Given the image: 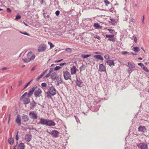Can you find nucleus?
<instances>
[{"mask_svg":"<svg viewBox=\"0 0 149 149\" xmlns=\"http://www.w3.org/2000/svg\"><path fill=\"white\" fill-rule=\"evenodd\" d=\"M27 58H24L23 59L24 61L25 62L28 63L30 61L33 60L35 57V54H32V52H29L27 54Z\"/></svg>","mask_w":149,"mask_h":149,"instance_id":"obj_1","label":"nucleus"},{"mask_svg":"<svg viewBox=\"0 0 149 149\" xmlns=\"http://www.w3.org/2000/svg\"><path fill=\"white\" fill-rule=\"evenodd\" d=\"M47 49V45L44 43L41 44L38 47V52H44Z\"/></svg>","mask_w":149,"mask_h":149,"instance_id":"obj_2","label":"nucleus"},{"mask_svg":"<svg viewBox=\"0 0 149 149\" xmlns=\"http://www.w3.org/2000/svg\"><path fill=\"white\" fill-rule=\"evenodd\" d=\"M63 73L64 78L65 80L70 79L71 76L69 72L67 71L63 72Z\"/></svg>","mask_w":149,"mask_h":149,"instance_id":"obj_3","label":"nucleus"},{"mask_svg":"<svg viewBox=\"0 0 149 149\" xmlns=\"http://www.w3.org/2000/svg\"><path fill=\"white\" fill-rule=\"evenodd\" d=\"M56 90L54 86L50 87L49 89L48 92L49 94L54 96L56 94Z\"/></svg>","mask_w":149,"mask_h":149,"instance_id":"obj_4","label":"nucleus"},{"mask_svg":"<svg viewBox=\"0 0 149 149\" xmlns=\"http://www.w3.org/2000/svg\"><path fill=\"white\" fill-rule=\"evenodd\" d=\"M137 146L141 149H147L148 148L147 144L144 143H140L137 145Z\"/></svg>","mask_w":149,"mask_h":149,"instance_id":"obj_5","label":"nucleus"},{"mask_svg":"<svg viewBox=\"0 0 149 149\" xmlns=\"http://www.w3.org/2000/svg\"><path fill=\"white\" fill-rule=\"evenodd\" d=\"M42 93V91L41 90L40 88H38L37 90L35 91L34 94L36 97H39Z\"/></svg>","mask_w":149,"mask_h":149,"instance_id":"obj_6","label":"nucleus"},{"mask_svg":"<svg viewBox=\"0 0 149 149\" xmlns=\"http://www.w3.org/2000/svg\"><path fill=\"white\" fill-rule=\"evenodd\" d=\"M76 83L78 86L80 87H82L83 85L82 81L79 77H77Z\"/></svg>","mask_w":149,"mask_h":149,"instance_id":"obj_7","label":"nucleus"},{"mask_svg":"<svg viewBox=\"0 0 149 149\" xmlns=\"http://www.w3.org/2000/svg\"><path fill=\"white\" fill-rule=\"evenodd\" d=\"M30 117L31 119L34 120L37 118V116L36 114L33 111H31L29 114Z\"/></svg>","mask_w":149,"mask_h":149,"instance_id":"obj_8","label":"nucleus"},{"mask_svg":"<svg viewBox=\"0 0 149 149\" xmlns=\"http://www.w3.org/2000/svg\"><path fill=\"white\" fill-rule=\"evenodd\" d=\"M50 134L53 136L57 137L59 134V132L57 130H54L51 132Z\"/></svg>","mask_w":149,"mask_h":149,"instance_id":"obj_9","label":"nucleus"},{"mask_svg":"<svg viewBox=\"0 0 149 149\" xmlns=\"http://www.w3.org/2000/svg\"><path fill=\"white\" fill-rule=\"evenodd\" d=\"M99 71L100 72H106V67L103 64H100L99 66Z\"/></svg>","mask_w":149,"mask_h":149,"instance_id":"obj_10","label":"nucleus"},{"mask_svg":"<svg viewBox=\"0 0 149 149\" xmlns=\"http://www.w3.org/2000/svg\"><path fill=\"white\" fill-rule=\"evenodd\" d=\"M114 35H106V37L108 38V40L110 41L114 42L115 40V38H114Z\"/></svg>","mask_w":149,"mask_h":149,"instance_id":"obj_11","label":"nucleus"},{"mask_svg":"<svg viewBox=\"0 0 149 149\" xmlns=\"http://www.w3.org/2000/svg\"><path fill=\"white\" fill-rule=\"evenodd\" d=\"M138 131L139 132L144 133L146 131V128L145 126H140L138 128Z\"/></svg>","mask_w":149,"mask_h":149,"instance_id":"obj_12","label":"nucleus"},{"mask_svg":"<svg viewBox=\"0 0 149 149\" xmlns=\"http://www.w3.org/2000/svg\"><path fill=\"white\" fill-rule=\"evenodd\" d=\"M77 69L75 66H73L70 69V72L72 75L75 74L76 73Z\"/></svg>","mask_w":149,"mask_h":149,"instance_id":"obj_13","label":"nucleus"},{"mask_svg":"<svg viewBox=\"0 0 149 149\" xmlns=\"http://www.w3.org/2000/svg\"><path fill=\"white\" fill-rule=\"evenodd\" d=\"M16 122L17 124L18 125L20 126L21 125V118L20 116L17 115V118L16 120Z\"/></svg>","mask_w":149,"mask_h":149,"instance_id":"obj_14","label":"nucleus"},{"mask_svg":"<svg viewBox=\"0 0 149 149\" xmlns=\"http://www.w3.org/2000/svg\"><path fill=\"white\" fill-rule=\"evenodd\" d=\"M31 135L27 134L25 136L24 139L27 142H29L31 140Z\"/></svg>","mask_w":149,"mask_h":149,"instance_id":"obj_15","label":"nucleus"},{"mask_svg":"<svg viewBox=\"0 0 149 149\" xmlns=\"http://www.w3.org/2000/svg\"><path fill=\"white\" fill-rule=\"evenodd\" d=\"M55 123L51 120H47V125L49 126H54L56 125Z\"/></svg>","mask_w":149,"mask_h":149,"instance_id":"obj_16","label":"nucleus"},{"mask_svg":"<svg viewBox=\"0 0 149 149\" xmlns=\"http://www.w3.org/2000/svg\"><path fill=\"white\" fill-rule=\"evenodd\" d=\"M106 63L110 67L115 65L114 61L113 60H109Z\"/></svg>","mask_w":149,"mask_h":149,"instance_id":"obj_17","label":"nucleus"},{"mask_svg":"<svg viewBox=\"0 0 149 149\" xmlns=\"http://www.w3.org/2000/svg\"><path fill=\"white\" fill-rule=\"evenodd\" d=\"M36 87H33L31 88L29 92V93H28V97H30L33 93L34 91L35 90L36 88Z\"/></svg>","mask_w":149,"mask_h":149,"instance_id":"obj_18","label":"nucleus"},{"mask_svg":"<svg viewBox=\"0 0 149 149\" xmlns=\"http://www.w3.org/2000/svg\"><path fill=\"white\" fill-rule=\"evenodd\" d=\"M56 79V81L57 82L56 84L58 86L60 84L62 83L63 80L61 78L58 77H57Z\"/></svg>","mask_w":149,"mask_h":149,"instance_id":"obj_19","label":"nucleus"},{"mask_svg":"<svg viewBox=\"0 0 149 149\" xmlns=\"http://www.w3.org/2000/svg\"><path fill=\"white\" fill-rule=\"evenodd\" d=\"M25 146L24 143H21L18 145L17 146V149H24Z\"/></svg>","mask_w":149,"mask_h":149,"instance_id":"obj_20","label":"nucleus"},{"mask_svg":"<svg viewBox=\"0 0 149 149\" xmlns=\"http://www.w3.org/2000/svg\"><path fill=\"white\" fill-rule=\"evenodd\" d=\"M47 120L46 119L43 118H41L40 123V124L42 125H47Z\"/></svg>","mask_w":149,"mask_h":149,"instance_id":"obj_21","label":"nucleus"},{"mask_svg":"<svg viewBox=\"0 0 149 149\" xmlns=\"http://www.w3.org/2000/svg\"><path fill=\"white\" fill-rule=\"evenodd\" d=\"M47 70H46L44 72L42 73L39 76H38L36 79V80L37 81H38L41 77H42L45 74V73L47 71Z\"/></svg>","mask_w":149,"mask_h":149,"instance_id":"obj_22","label":"nucleus"},{"mask_svg":"<svg viewBox=\"0 0 149 149\" xmlns=\"http://www.w3.org/2000/svg\"><path fill=\"white\" fill-rule=\"evenodd\" d=\"M57 74L55 72H54L51 74V78L52 79H56Z\"/></svg>","mask_w":149,"mask_h":149,"instance_id":"obj_23","label":"nucleus"},{"mask_svg":"<svg viewBox=\"0 0 149 149\" xmlns=\"http://www.w3.org/2000/svg\"><path fill=\"white\" fill-rule=\"evenodd\" d=\"M93 57L94 58H95L96 59H100L102 61H103L104 60L103 58L102 57V56L101 55H94L93 56Z\"/></svg>","mask_w":149,"mask_h":149,"instance_id":"obj_24","label":"nucleus"},{"mask_svg":"<svg viewBox=\"0 0 149 149\" xmlns=\"http://www.w3.org/2000/svg\"><path fill=\"white\" fill-rule=\"evenodd\" d=\"M22 119L24 122H26L29 120V118L27 116L24 115L22 117Z\"/></svg>","mask_w":149,"mask_h":149,"instance_id":"obj_25","label":"nucleus"},{"mask_svg":"<svg viewBox=\"0 0 149 149\" xmlns=\"http://www.w3.org/2000/svg\"><path fill=\"white\" fill-rule=\"evenodd\" d=\"M24 104H27L29 103L30 102V99L28 98H26L22 100Z\"/></svg>","mask_w":149,"mask_h":149,"instance_id":"obj_26","label":"nucleus"},{"mask_svg":"<svg viewBox=\"0 0 149 149\" xmlns=\"http://www.w3.org/2000/svg\"><path fill=\"white\" fill-rule=\"evenodd\" d=\"M94 26L97 29H102V26H101L99 24L97 23H95L94 24Z\"/></svg>","mask_w":149,"mask_h":149,"instance_id":"obj_27","label":"nucleus"},{"mask_svg":"<svg viewBox=\"0 0 149 149\" xmlns=\"http://www.w3.org/2000/svg\"><path fill=\"white\" fill-rule=\"evenodd\" d=\"M128 65L127 66H128L129 67L131 68H134L135 66L134 64H133L131 63L128 62L127 63Z\"/></svg>","mask_w":149,"mask_h":149,"instance_id":"obj_28","label":"nucleus"},{"mask_svg":"<svg viewBox=\"0 0 149 149\" xmlns=\"http://www.w3.org/2000/svg\"><path fill=\"white\" fill-rule=\"evenodd\" d=\"M91 56V54H88V55H85L84 54H82L81 55V57L83 58H86L88 57H89Z\"/></svg>","mask_w":149,"mask_h":149,"instance_id":"obj_29","label":"nucleus"},{"mask_svg":"<svg viewBox=\"0 0 149 149\" xmlns=\"http://www.w3.org/2000/svg\"><path fill=\"white\" fill-rule=\"evenodd\" d=\"M133 50L135 52H138L140 50V49L138 47H134Z\"/></svg>","mask_w":149,"mask_h":149,"instance_id":"obj_30","label":"nucleus"},{"mask_svg":"<svg viewBox=\"0 0 149 149\" xmlns=\"http://www.w3.org/2000/svg\"><path fill=\"white\" fill-rule=\"evenodd\" d=\"M8 142L10 144H13L14 143L13 139L12 138H10L8 139Z\"/></svg>","mask_w":149,"mask_h":149,"instance_id":"obj_31","label":"nucleus"},{"mask_svg":"<svg viewBox=\"0 0 149 149\" xmlns=\"http://www.w3.org/2000/svg\"><path fill=\"white\" fill-rule=\"evenodd\" d=\"M27 92H25L24 94L22 95L21 97H20V100H23L24 97L27 95Z\"/></svg>","mask_w":149,"mask_h":149,"instance_id":"obj_32","label":"nucleus"},{"mask_svg":"<svg viewBox=\"0 0 149 149\" xmlns=\"http://www.w3.org/2000/svg\"><path fill=\"white\" fill-rule=\"evenodd\" d=\"M142 68L145 71L147 72H149V70L147 67H145L144 66Z\"/></svg>","mask_w":149,"mask_h":149,"instance_id":"obj_33","label":"nucleus"},{"mask_svg":"<svg viewBox=\"0 0 149 149\" xmlns=\"http://www.w3.org/2000/svg\"><path fill=\"white\" fill-rule=\"evenodd\" d=\"M48 44L50 45L51 49L52 48L54 47V45H53L52 42H48Z\"/></svg>","mask_w":149,"mask_h":149,"instance_id":"obj_34","label":"nucleus"},{"mask_svg":"<svg viewBox=\"0 0 149 149\" xmlns=\"http://www.w3.org/2000/svg\"><path fill=\"white\" fill-rule=\"evenodd\" d=\"M104 58L106 60H109V55L108 54H106L104 56Z\"/></svg>","mask_w":149,"mask_h":149,"instance_id":"obj_35","label":"nucleus"},{"mask_svg":"<svg viewBox=\"0 0 149 149\" xmlns=\"http://www.w3.org/2000/svg\"><path fill=\"white\" fill-rule=\"evenodd\" d=\"M65 51L71 53L72 52L71 48H67L65 49Z\"/></svg>","mask_w":149,"mask_h":149,"instance_id":"obj_36","label":"nucleus"},{"mask_svg":"<svg viewBox=\"0 0 149 149\" xmlns=\"http://www.w3.org/2000/svg\"><path fill=\"white\" fill-rule=\"evenodd\" d=\"M61 68V67L57 66H56L54 69V70L55 71H57L59 70L60 68Z\"/></svg>","mask_w":149,"mask_h":149,"instance_id":"obj_37","label":"nucleus"},{"mask_svg":"<svg viewBox=\"0 0 149 149\" xmlns=\"http://www.w3.org/2000/svg\"><path fill=\"white\" fill-rule=\"evenodd\" d=\"M107 30L109 31L110 33H113L115 32L114 30L113 29H108Z\"/></svg>","mask_w":149,"mask_h":149,"instance_id":"obj_38","label":"nucleus"},{"mask_svg":"<svg viewBox=\"0 0 149 149\" xmlns=\"http://www.w3.org/2000/svg\"><path fill=\"white\" fill-rule=\"evenodd\" d=\"M121 54L123 55H126L129 53V52L127 51H122L121 52Z\"/></svg>","mask_w":149,"mask_h":149,"instance_id":"obj_39","label":"nucleus"},{"mask_svg":"<svg viewBox=\"0 0 149 149\" xmlns=\"http://www.w3.org/2000/svg\"><path fill=\"white\" fill-rule=\"evenodd\" d=\"M104 2L105 3V5L107 6L110 3V2L107 0L104 1Z\"/></svg>","mask_w":149,"mask_h":149,"instance_id":"obj_40","label":"nucleus"},{"mask_svg":"<svg viewBox=\"0 0 149 149\" xmlns=\"http://www.w3.org/2000/svg\"><path fill=\"white\" fill-rule=\"evenodd\" d=\"M30 105L31 106V108H32V107H33L35 106L36 104L35 103V102H34L33 103H31L30 104Z\"/></svg>","mask_w":149,"mask_h":149,"instance_id":"obj_41","label":"nucleus"},{"mask_svg":"<svg viewBox=\"0 0 149 149\" xmlns=\"http://www.w3.org/2000/svg\"><path fill=\"white\" fill-rule=\"evenodd\" d=\"M94 38H96L98 40H100L101 38L100 36H98L96 35L94 36Z\"/></svg>","mask_w":149,"mask_h":149,"instance_id":"obj_42","label":"nucleus"},{"mask_svg":"<svg viewBox=\"0 0 149 149\" xmlns=\"http://www.w3.org/2000/svg\"><path fill=\"white\" fill-rule=\"evenodd\" d=\"M54 69L53 68H51L49 70V73L51 74V73L54 71Z\"/></svg>","mask_w":149,"mask_h":149,"instance_id":"obj_43","label":"nucleus"},{"mask_svg":"<svg viewBox=\"0 0 149 149\" xmlns=\"http://www.w3.org/2000/svg\"><path fill=\"white\" fill-rule=\"evenodd\" d=\"M32 81V80H31L27 84H26L25 86H24V89H25L28 86V85L29 84L31 83V81Z\"/></svg>","mask_w":149,"mask_h":149,"instance_id":"obj_44","label":"nucleus"},{"mask_svg":"<svg viewBox=\"0 0 149 149\" xmlns=\"http://www.w3.org/2000/svg\"><path fill=\"white\" fill-rule=\"evenodd\" d=\"M21 17V16L19 15H18L16 16V17L15 18V19L17 20V19H20Z\"/></svg>","mask_w":149,"mask_h":149,"instance_id":"obj_45","label":"nucleus"},{"mask_svg":"<svg viewBox=\"0 0 149 149\" xmlns=\"http://www.w3.org/2000/svg\"><path fill=\"white\" fill-rule=\"evenodd\" d=\"M41 86L43 87H46L47 86V84L45 83H43L41 84Z\"/></svg>","mask_w":149,"mask_h":149,"instance_id":"obj_46","label":"nucleus"},{"mask_svg":"<svg viewBox=\"0 0 149 149\" xmlns=\"http://www.w3.org/2000/svg\"><path fill=\"white\" fill-rule=\"evenodd\" d=\"M138 65L140 66L142 68L144 66V65L142 63H138Z\"/></svg>","mask_w":149,"mask_h":149,"instance_id":"obj_47","label":"nucleus"},{"mask_svg":"<svg viewBox=\"0 0 149 149\" xmlns=\"http://www.w3.org/2000/svg\"><path fill=\"white\" fill-rule=\"evenodd\" d=\"M20 32L23 34H24V35H26L27 36H29V35L28 33H27L26 32H25V33H23V32H22L21 31Z\"/></svg>","mask_w":149,"mask_h":149,"instance_id":"obj_48","label":"nucleus"},{"mask_svg":"<svg viewBox=\"0 0 149 149\" xmlns=\"http://www.w3.org/2000/svg\"><path fill=\"white\" fill-rule=\"evenodd\" d=\"M22 82H23V81H19V83H18V86H20L22 84Z\"/></svg>","mask_w":149,"mask_h":149,"instance_id":"obj_49","label":"nucleus"},{"mask_svg":"<svg viewBox=\"0 0 149 149\" xmlns=\"http://www.w3.org/2000/svg\"><path fill=\"white\" fill-rule=\"evenodd\" d=\"M59 13H60V11L59 10H57L55 12V14L57 16H58L59 15Z\"/></svg>","mask_w":149,"mask_h":149,"instance_id":"obj_50","label":"nucleus"},{"mask_svg":"<svg viewBox=\"0 0 149 149\" xmlns=\"http://www.w3.org/2000/svg\"><path fill=\"white\" fill-rule=\"evenodd\" d=\"M46 93L47 94V97L48 98H50V96L49 94V92H47Z\"/></svg>","mask_w":149,"mask_h":149,"instance_id":"obj_51","label":"nucleus"},{"mask_svg":"<svg viewBox=\"0 0 149 149\" xmlns=\"http://www.w3.org/2000/svg\"><path fill=\"white\" fill-rule=\"evenodd\" d=\"M130 21L133 23H134L135 22V20L133 18H132L131 19Z\"/></svg>","mask_w":149,"mask_h":149,"instance_id":"obj_52","label":"nucleus"},{"mask_svg":"<svg viewBox=\"0 0 149 149\" xmlns=\"http://www.w3.org/2000/svg\"><path fill=\"white\" fill-rule=\"evenodd\" d=\"M127 71L128 72V73H129V74H130L132 72L131 69L130 68H128L127 69Z\"/></svg>","mask_w":149,"mask_h":149,"instance_id":"obj_53","label":"nucleus"},{"mask_svg":"<svg viewBox=\"0 0 149 149\" xmlns=\"http://www.w3.org/2000/svg\"><path fill=\"white\" fill-rule=\"evenodd\" d=\"M51 74L49 73V72L48 74H47L45 76V77L46 78H48L49 77V76Z\"/></svg>","mask_w":149,"mask_h":149,"instance_id":"obj_54","label":"nucleus"},{"mask_svg":"<svg viewBox=\"0 0 149 149\" xmlns=\"http://www.w3.org/2000/svg\"><path fill=\"white\" fill-rule=\"evenodd\" d=\"M7 11L8 13H11V10L10 8H8L7 9Z\"/></svg>","mask_w":149,"mask_h":149,"instance_id":"obj_55","label":"nucleus"},{"mask_svg":"<svg viewBox=\"0 0 149 149\" xmlns=\"http://www.w3.org/2000/svg\"><path fill=\"white\" fill-rule=\"evenodd\" d=\"M134 40L135 43H136L137 42V39L136 37H134Z\"/></svg>","mask_w":149,"mask_h":149,"instance_id":"obj_56","label":"nucleus"},{"mask_svg":"<svg viewBox=\"0 0 149 149\" xmlns=\"http://www.w3.org/2000/svg\"><path fill=\"white\" fill-rule=\"evenodd\" d=\"M10 116H11L10 114H9V115L8 120V124L9 123L10 120Z\"/></svg>","mask_w":149,"mask_h":149,"instance_id":"obj_57","label":"nucleus"},{"mask_svg":"<svg viewBox=\"0 0 149 149\" xmlns=\"http://www.w3.org/2000/svg\"><path fill=\"white\" fill-rule=\"evenodd\" d=\"M16 139L17 141H18L19 139V137L18 136V132H17V134L16 136Z\"/></svg>","mask_w":149,"mask_h":149,"instance_id":"obj_58","label":"nucleus"},{"mask_svg":"<svg viewBox=\"0 0 149 149\" xmlns=\"http://www.w3.org/2000/svg\"><path fill=\"white\" fill-rule=\"evenodd\" d=\"M83 65H82L81 67H80L79 68V69L80 70V72H81L82 70H83Z\"/></svg>","mask_w":149,"mask_h":149,"instance_id":"obj_59","label":"nucleus"},{"mask_svg":"<svg viewBox=\"0 0 149 149\" xmlns=\"http://www.w3.org/2000/svg\"><path fill=\"white\" fill-rule=\"evenodd\" d=\"M65 64H66V63H61L59 64V65L60 66H63V65H65Z\"/></svg>","mask_w":149,"mask_h":149,"instance_id":"obj_60","label":"nucleus"},{"mask_svg":"<svg viewBox=\"0 0 149 149\" xmlns=\"http://www.w3.org/2000/svg\"><path fill=\"white\" fill-rule=\"evenodd\" d=\"M7 68L6 67H4V68H2V70H7Z\"/></svg>","mask_w":149,"mask_h":149,"instance_id":"obj_61","label":"nucleus"},{"mask_svg":"<svg viewBox=\"0 0 149 149\" xmlns=\"http://www.w3.org/2000/svg\"><path fill=\"white\" fill-rule=\"evenodd\" d=\"M17 143H18V141H17V142H16V145L14 146V147L13 149H16V146H17Z\"/></svg>","mask_w":149,"mask_h":149,"instance_id":"obj_62","label":"nucleus"},{"mask_svg":"<svg viewBox=\"0 0 149 149\" xmlns=\"http://www.w3.org/2000/svg\"><path fill=\"white\" fill-rule=\"evenodd\" d=\"M93 53L95 54H100V53L99 52H93Z\"/></svg>","mask_w":149,"mask_h":149,"instance_id":"obj_63","label":"nucleus"},{"mask_svg":"<svg viewBox=\"0 0 149 149\" xmlns=\"http://www.w3.org/2000/svg\"><path fill=\"white\" fill-rule=\"evenodd\" d=\"M141 49H142V50L144 51V52H145V50H144V49H143L142 47H141Z\"/></svg>","mask_w":149,"mask_h":149,"instance_id":"obj_64","label":"nucleus"}]
</instances>
